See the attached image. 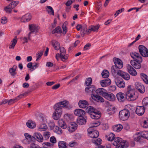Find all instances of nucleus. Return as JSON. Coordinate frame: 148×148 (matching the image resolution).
Instances as JSON below:
<instances>
[{
    "label": "nucleus",
    "instance_id": "11",
    "mask_svg": "<svg viewBox=\"0 0 148 148\" xmlns=\"http://www.w3.org/2000/svg\"><path fill=\"white\" fill-rule=\"evenodd\" d=\"M136 88L141 93H144L145 91V87L143 85L138 82H136L135 84Z\"/></svg>",
    "mask_w": 148,
    "mask_h": 148
},
{
    "label": "nucleus",
    "instance_id": "5",
    "mask_svg": "<svg viewBox=\"0 0 148 148\" xmlns=\"http://www.w3.org/2000/svg\"><path fill=\"white\" fill-rule=\"evenodd\" d=\"M18 1H15L12 2L8 6L4 8V10L7 13H11L12 12V9L15 7L18 4Z\"/></svg>",
    "mask_w": 148,
    "mask_h": 148
},
{
    "label": "nucleus",
    "instance_id": "34",
    "mask_svg": "<svg viewBox=\"0 0 148 148\" xmlns=\"http://www.w3.org/2000/svg\"><path fill=\"white\" fill-rule=\"evenodd\" d=\"M52 46L56 50H58L60 48V45L58 41L53 40L51 41Z\"/></svg>",
    "mask_w": 148,
    "mask_h": 148
},
{
    "label": "nucleus",
    "instance_id": "64",
    "mask_svg": "<svg viewBox=\"0 0 148 148\" xmlns=\"http://www.w3.org/2000/svg\"><path fill=\"white\" fill-rule=\"evenodd\" d=\"M31 148H42V147H40L39 146L35 143H32L30 145Z\"/></svg>",
    "mask_w": 148,
    "mask_h": 148
},
{
    "label": "nucleus",
    "instance_id": "25",
    "mask_svg": "<svg viewBox=\"0 0 148 148\" xmlns=\"http://www.w3.org/2000/svg\"><path fill=\"white\" fill-rule=\"evenodd\" d=\"M62 114V112L55 110L53 114V118L54 120H58L59 119Z\"/></svg>",
    "mask_w": 148,
    "mask_h": 148
},
{
    "label": "nucleus",
    "instance_id": "61",
    "mask_svg": "<svg viewBox=\"0 0 148 148\" xmlns=\"http://www.w3.org/2000/svg\"><path fill=\"white\" fill-rule=\"evenodd\" d=\"M7 22V18L5 16L2 17L1 19V23L3 24H4Z\"/></svg>",
    "mask_w": 148,
    "mask_h": 148
},
{
    "label": "nucleus",
    "instance_id": "53",
    "mask_svg": "<svg viewBox=\"0 0 148 148\" xmlns=\"http://www.w3.org/2000/svg\"><path fill=\"white\" fill-rule=\"evenodd\" d=\"M93 143L97 145H99L101 143L102 140L99 138L95 139L93 140Z\"/></svg>",
    "mask_w": 148,
    "mask_h": 148
},
{
    "label": "nucleus",
    "instance_id": "41",
    "mask_svg": "<svg viewBox=\"0 0 148 148\" xmlns=\"http://www.w3.org/2000/svg\"><path fill=\"white\" fill-rule=\"evenodd\" d=\"M99 132L97 131H94L92 134H90L89 136L90 137L96 138H97L99 136Z\"/></svg>",
    "mask_w": 148,
    "mask_h": 148
},
{
    "label": "nucleus",
    "instance_id": "49",
    "mask_svg": "<svg viewBox=\"0 0 148 148\" xmlns=\"http://www.w3.org/2000/svg\"><path fill=\"white\" fill-rule=\"evenodd\" d=\"M24 136L26 139L28 141L31 140L34 138L33 136H31L28 133H25Z\"/></svg>",
    "mask_w": 148,
    "mask_h": 148
},
{
    "label": "nucleus",
    "instance_id": "28",
    "mask_svg": "<svg viewBox=\"0 0 148 148\" xmlns=\"http://www.w3.org/2000/svg\"><path fill=\"white\" fill-rule=\"evenodd\" d=\"M118 68L116 66H112L111 68V71L112 74H116L118 75H119L120 73V71H121V70L118 69Z\"/></svg>",
    "mask_w": 148,
    "mask_h": 148
},
{
    "label": "nucleus",
    "instance_id": "9",
    "mask_svg": "<svg viewBox=\"0 0 148 148\" xmlns=\"http://www.w3.org/2000/svg\"><path fill=\"white\" fill-rule=\"evenodd\" d=\"M103 97L106 99L110 101H113L115 100V95L113 93L107 91Z\"/></svg>",
    "mask_w": 148,
    "mask_h": 148
},
{
    "label": "nucleus",
    "instance_id": "4",
    "mask_svg": "<svg viewBox=\"0 0 148 148\" xmlns=\"http://www.w3.org/2000/svg\"><path fill=\"white\" fill-rule=\"evenodd\" d=\"M130 116V112L128 110L124 109L120 111L119 112V117L123 121L127 120Z\"/></svg>",
    "mask_w": 148,
    "mask_h": 148
},
{
    "label": "nucleus",
    "instance_id": "39",
    "mask_svg": "<svg viewBox=\"0 0 148 148\" xmlns=\"http://www.w3.org/2000/svg\"><path fill=\"white\" fill-rule=\"evenodd\" d=\"M47 128V127L46 125L44 124H42L40 125L38 128L39 131H45Z\"/></svg>",
    "mask_w": 148,
    "mask_h": 148
},
{
    "label": "nucleus",
    "instance_id": "45",
    "mask_svg": "<svg viewBox=\"0 0 148 148\" xmlns=\"http://www.w3.org/2000/svg\"><path fill=\"white\" fill-rule=\"evenodd\" d=\"M87 27L86 25H84L82 26V30L81 32V36L82 37H84L85 34V32L87 29Z\"/></svg>",
    "mask_w": 148,
    "mask_h": 148
},
{
    "label": "nucleus",
    "instance_id": "38",
    "mask_svg": "<svg viewBox=\"0 0 148 148\" xmlns=\"http://www.w3.org/2000/svg\"><path fill=\"white\" fill-rule=\"evenodd\" d=\"M86 112L89 114H92V113L95 112L96 110L92 107L89 106L86 109Z\"/></svg>",
    "mask_w": 148,
    "mask_h": 148
},
{
    "label": "nucleus",
    "instance_id": "60",
    "mask_svg": "<svg viewBox=\"0 0 148 148\" xmlns=\"http://www.w3.org/2000/svg\"><path fill=\"white\" fill-rule=\"evenodd\" d=\"M60 55H65L66 54V50L64 47H62L60 48Z\"/></svg>",
    "mask_w": 148,
    "mask_h": 148
},
{
    "label": "nucleus",
    "instance_id": "42",
    "mask_svg": "<svg viewBox=\"0 0 148 148\" xmlns=\"http://www.w3.org/2000/svg\"><path fill=\"white\" fill-rule=\"evenodd\" d=\"M62 32V29L59 26L57 27L55 29H54L52 32V33L53 34H54L55 33H61Z\"/></svg>",
    "mask_w": 148,
    "mask_h": 148
},
{
    "label": "nucleus",
    "instance_id": "50",
    "mask_svg": "<svg viewBox=\"0 0 148 148\" xmlns=\"http://www.w3.org/2000/svg\"><path fill=\"white\" fill-rule=\"evenodd\" d=\"M92 83V79L91 77L87 78L86 80L85 84L87 86H89Z\"/></svg>",
    "mask_w": 148,
    "mask_h": 148
},
{
    "label": "nucleus",
    "instance_id": "19",
    "mask_svg": "<svg viewBox=\"0 0 148 148\" xmlns=\"http://www.w3.org/2000/svg\"><path fill=\"white\" fill-rule=\"evenodd\" d=\"M101 86L103 87H106L110 85L111 83V80L109 79L102 80L100 82Z\"/></svg>",
    "mask_w": 148,
    "mask_h": 148
},
{
    "label": "nucleus",
    "instance_id": "18",
    "mask_svg": "<svg viewBox=\"0 0 148 148\" xmlns=\"http://www.w3.org/2000/svg\"><path fill=\"white\" fill-rule=\"evenodd\" d=\"M145 111V108L144 106H138L136 109V112L138 115L140 116L143 115Z\"/></svg>",
    "mask_w": 148,
    "mask_h": 148
},
{
    "label": "nucleus",
    "instance_id": "23",
    "mask_svg": "<svg viewBox=\"0 0 148 148\" xmlns=\"http://www.w3.org/2000/svg\"><path fill=\"white\" fill-rule=\"evenodd\" d=\"M77 128V124L74 123H71L68 125V130L71 132L75 131Z\"/></svg>",
    "mask_w": 148,
    "mask_h": 148
},
{
    "label": "nucleus",
    "instance_id": "58",
    "mask_svg": "<svg viewBox=\"0 0 148 148\" xmlns=\"http://www.w3.org/2000/svg\"><path fill=\"white\" fill-rule=\"evenodd\" d=\"M43 136L46 139H48L50 136V133L48 132H46L44 133Z\"/></svg>",
    "mask_w": 148,
    "mask_h": 148
},
{
    "label": "nucleus",
    "instance_id": "14",
    "mask_svg": "<svg viewBox=\"0 0 148 148\" xmlns=\"http://www.w3.org/2000/svg\"><path fill=\"white\" fill-rule=\"evenodd\" d=\"M131 57L134 59L133 60H137L140 62L143 61L142 58L140 54L136 52H133L130 53Z\"/></svg>",
    "mask_w": 148,
    "mask_h": 148
},
{
    "label": "nucleus",
    "instance_id": "12",
    "mask_svg": "<svg viewBox=\"0 0 148 148\" xmlns=\"http://www.w3.org/2000/svg\"><path fill=\"white\" fill-rule=\"evenodd\" d=\"M126 67L128 72L131 75L135 76L137 75L136 70L130 65L127 64Z\"/></svg>",
    "mask_w": 148,
    "mask_h": 148
},
{
    "label": "nucleus",
    "instance_id": "13",
    "mask_svg": "<svg viewBox=\"0 0 148 148\" xmlns=\"http://www.w3.org/2000/svg\"><path fill=\"white\" fill-rule=\"evenodd\" d=\"M91 97L93 100L97 102H103L104 101V99L98 95L92 94Z\"/></svg>",
    "mask_w": 148,
    "mask_h": 148
},
{
    "label": "nucleus",
    "instance_id": "8",
    "mask_svg": "<svg viewBox=\"0 0 148 148\" xmlns=\"http://www.w3.org/2000/svg\"><path fill=\"white\" fill-rule=\"evenodd\" d=\"M114 82L116 85L120 88H123L125 87V82L120 78H116Z\"/></svg>",
    "mask_w": 148,
    "mask_h": 148
},
{
    "label": "nucleus",
    "instance_id": "10",
    "mask_svg": "<svg viewBox=\"0 0 148 148\" xmlns=\"http://www.w3.org/2000/svg\"><path fill=\"white\" fill-rule=\"evenodd\" d=\"M143 61L141 62L137 60H131L130 64L131 65L135 68L137 69H139L141 67V63Z\"/></svg>",
    "mask_w": 148,
    "mask_h": 148
},
{
    "label": "nucleus",
    "instance_id": "35",
    "mask_svg": "<svg viewBox=\"0 0 148 148\" xmlns=\"http://www.w3.org/2000/svg\"><path fill=\"white\" fill-rule=\"evenodd\" d=\"M46 10L49 15H54V11L52 7L49 6H46Z\"/></svg>",
    "mask_w": 148,
    "mask_h": 148
},
{
    "label": "nucleus",
    "instance_id": "7",
    "mask_svg": "<svg viewBox=\"0 0 148 148\" xmlns=\"http://www.w3.org/2000/svg\"><path fill=\"white\" fill-rule=\"evenodd\" d=\"M138 49L140 54L145 57H148V50L145 46L140 45L138 46Z\"/></svg>",
    "mask_w": 148,
    "mask_h": 148
},
{
    "label": "nucleus",
    "instance_id": "63",
    "mask_svg": "<svg viewBox=\"0 0 148 148\" xmlns=\"http://www.w3.org/2000/svg\"><path fill=\"white\" fill-rule=\"evenodd\" d=\"M142 137L148 139V132H143L141 135Z\"/></svg>",
    "mask_w": 148,
    "mask_h": 148
},
{
    "label": "nucleus",
    "instance_id": "54",
    "mask_svg": "<svg viewBox=\"0 0 148 148\" xmlns=\"http://www.w3.org/2000/svg\"><path fill=\"white\" fill-rule=\"evenodd\" d=\"M143 126L145 128H148V119H147L144 120L143 123Z\"/></svg>",
    "mask_w": 148,
    "mask_h": 148
},
{
    "label": "nucleus",
    "instance_id": "37",
    "mask_svg": "<svg viewBox=\"0 0 148 148\" xmlns=\"http://www.w3.org/2000/svg\"><path fill=\"white\" fill-rule=\"evenodd\" d=\"M77 122L79 125H83L86 123V120L84 118L82 117L78 119Z\"/></svg>",
    "mask_w": 148,
    "mask_h": 148
},
{
    "label": "nucleus",
    "instance_id": "27",
    "mask_svg": "<svg viewBox=\"0 0 148 148\" xmlns=\"http://www.w3.org/2000/svg\"><path fill=\"white\" fill-rule=\"evenodd\" d=\"M119 72L120 74L119 76H121L125 80H128L130 79V76L127 73L124 72L122 71H120Z\"/></svg>",
    "mask_w": 148,
    "mask_h": 148
},
{
    "label": "nucleus",
    "instance_id": "44",
    "mask_svg": "<svg viewBox=\"0 0 148 148\" xmlns=\"http://www.w3.org/2000/svg\"><path fill=\"white\" fill-rule=\"evenodd\" d=\"M58 146L59 148H66V143L63 141H60L59 142Z\"/></svg>",
    "mask_w": 148,
    "mask_h": 148
},
{
    "label": "nucleus",
    "instance_id": "16",
    "mask_svg": "<svg viewBox=\"0 0 148 148\" xmlns=\"http://www.w3.org/2000/svg\"><path fill=\"white\" fill-rule=\"evenodd\" d=\"M32 16L29 13H27L23 16L21 18V22L25 23L29 21L31 19Z\"/></svg>",
    "mask_w": 148,
    "mask_h": 148
},
{
    "label": "nucleus",
    "instance_id": "48",
    "mask_svg": "<svg viewBox=\"0 0 148 148\" xmlns=\"http://www.w3.org/2000/svg\"><path fill=\"white\" fill-rule=\"evenodd\" d=\"M54 130L55 132L58 134H61L62 133L61 129L57 126L55 127Z\"/></svg>",
    "mask_w": 148,
    "mask_h": 148
},
{
    "label": "nucleus",
    "instance_id": "52",
    "mask_svg": "<svg viewBox=\"0 0 148 148\" xmlns=\"http://www.w3.org/2000/svg\"><path fill=\"white\" fill-rule=\"evenodd\" d=\"M43 53V51H40L37 53L36 55L37 56V58L36 59V61H38L40 58L42 56Z\"/></svg>",
    "mask_w": 148,
    "mask_h": 148
},
{
    "label": "nucleus",
    "instance_id": "33",
    "mask_svg": "<svg viewBox=\"0 0 148 148\" xmlns=\"http://www.w3.org/2000/svg\"><path fill=\"white\" fill-rule=\"evenodd\" d=\"M116 97L119 101L120 102L123 101L125 100L124 94L121 92L117 94Z\"/></svg>",
    "mask_w": 148,
    "mask_h": 148
},
{
    "label": "nucleus",
    "instance_id": "46",
    "mask_svg": "<svg viewBox=\"0 0 148 148\" xmlns=\"http://www.w3.org/2000/svg\"><path fill=\"white\" fill-rule=\"evenodd\" d=\"M99 24H98L95 26H91L90 27V29L92 31L97 32L99 28Z\"/></svg>",
    "mask_w": 148,
    "mask_h": 148
},
{
    "label": "nucleus",
    "instance_id": "51",
    "mask_svg": "<svg viewBox=\"0 0 148 148\" xmlns=\"http://www.w3.org/2000/svg\"><path fill=\"white\" fill-rule=\"evenodd\" d=\"M100 124V122L98 121L93 122L90 124V125H91V126H92L94 127H97V126H99Z\"/></svg>",
    "mask_w": 148,
    "mask_h": 148
},
{
    "label": "nucleus",
    "instance_id": "15",
    "mask_svg": "<svg viewBox=\"0 0 148 148\" xmlns=\"http://www.w3.org/2000/svg\"><path fill=\"white\" fill-rule=\"evenodd\" d=\"M96 88L93 85L88 86L85 89V92L88 95H91L93 94V92L95 91Z\"/></svg>",
    "mask_w": 148,
    "mask_h": 148
},
{
    "label": "nucleus",
    "instance_id": "6",
    "mask_svg": "<svg viewBox=\"0 0 148 148\" xmlns=\"http://www.w3.org/2000/svg\"><path fill=\"white\" fill-rule=\"evenodd\" d=\"M29 28L30 32L28 34V38L30 39V36L31 34L34 32H36V33L38 32V31L40 29V27L34 24H29Z\"/></svg>",
    "mask_w": 148,
    "mask_h": 148
},
{
    "label": "nucleus",
    "instance_id": "43",
    "mask_svg": "<svg viewBox=\"0 0 148 148\" xmlns=\"http://www.w3.org/2000/svg\"><path fill=\"white\" fill-rule=\"evenodd\" d=\"M106 136L108 138L107 140L109 141H112L115 138V135L112 133H111Z\"/></svg>",
    "mask_w": 148,
    "mask_h": 148
},
{
    "label": "nucleus",
    "instance_id": "2",
    "mask_svg": "<svg viewBox=\"0 0 148 148\" xmlns=\"http://www.w3.org/2000/svg\"><path fill=\"white\" fill-rule=\"evenodd\" d=\"M69 104V102L66 100L59 102L56 103L53 106L55 110L62 112V109L66 107Z\"/></svg>",
    "mask_w": 148,
    "mask_h": 148
},
{
    "label": "nucleus",
    "instance_id": "32",
    "mask_svg": "<svg viewBox=\"0 0 148 148\" xmlns=\"http://www.w3.org/2000/svg\"><path fill=\"white\" fill-rule=\"evenodd\" d=\"M90 116L92 119H98L100 117L101 115L99 112L96 111L95 112L90 114Z\"/></svg>",
    "mask_w": 148,
    "mask_h": 148
},
{
    "label": "nucleus",
    "instance_id": "21",
    "mask_svg": "<svg viewBox=\"0 0 148 148\" xmlns=\"http://www.w3.org/2000/svg\"><path fill=\"white\" fill-rule=\"evenodd\" d=\"M79 106L81 108H85L88 106V102L85 100H80L78 102Z\"/></svg>",
    "mask_w": 148,
    "mask_h": 148
},
{
    "label": "nucleus",
    "instance_id": "26",
    "mask_svg": "<svg viewBox=\"0 0 148 148\" xmlns=\"http://www.w3.org/2000/svg\"><path fill=\"white\" fill-rule=\"evenodd\" d=\"M17 41V37L16 36H15L13 40L11 41L10 44L9 45V48L10 49H14Z\"/></svg>",
    "mask_w": 148,
    "mask_h": 148
},
{
    "label": "nucleus",
    "instance_id": "29",
    "mask_svg": "<svg viewBox=\"0 0 148 148\" xmlns=\"http://www.w3.org/2000/svg\"><path fill=\"white\" fill-rule=\"evenodd\" d=\"M34 138L39 142H42L43 141V139L42 136L40 133H35L34 134Z\"/></svg>",
    "mask_w": 148,
    "mask_h": 148
},
{
    "label": "nucleus",
    "instance_id": "24",
    "mask_svg": "<svg viewBox=\"0 0 148 148\" xmlns=\"http://www.w3.org/2000/svg\"><path fill=\"white\" fill-rule=\"evenodd\" d=\"M95 90L97 94L102 95L103 97H104L107 91L105 89L102 88H99L96 90Z\"/></svg>",
    "mask_w": 148,
    "mask_h": 148
},
{
    "label": "nucleus",
    "instance_id": "36",
    "mask_svg": "<svg viewBox=\"0 0 148 148\" xmlns=\"http://www.w3.org/2000/svg\"><path fill=\"white\" fill-rule=\"evenodd\" d=\"M123 128V126L121 124L116 125L113 127V130L117 132L120 131Z\"/></svg>",
    "mask_w": 148,
    "mask_h": 148
},
{
    "label": "nucleus",
    "instance_id": "57",
    "mask_svg": "<svg viewBox=\"0 0 148 148\" xmlns=\"http://www.w3.org/2000/svg\"><path fill=\"white\" fill-rule=\"evenodd\" d=\"M143 104L145 106L148 105V97L144 98L142 101Z\"/></svg>",
    "mask_w": 148,
    "mask_h": 148
},
{
    "label": "nucleus",
    "instance_id": "30",
    "mask_svg": "<svg viewBox=\"0 0 148 148\" xmlns=\"http://www.w3.org/2000/svg\"><path fill=\"white\" fill-rule=\"evenodd\" d=\"M58 124L60 127L63 129H66L68 126L67 124L62 119L59 120Z\"/></svg>",
    "mask_w": 148,
    "mask_h": 148
},
{
    "label": "nucleus",
    "instance_id": "31",
    "mask_svg": "<svg viewBox=\"0 0 148 148\" xmlns=\"http://www.w3.org/2000/svg\"><path fill=\"white\" fill-rule=\"evenodd\" d=\"M26 124L28 127L31 129L34 128L36 126V123L31 120L28 121L26 123Z\"/></svg>",
    "mask_w": 148,
    "mask_h": 148
},
{
    "label": "nucleus",
    "instance_id": "1",
    "mask_svg": "<svg viewBox=\"0 0 148 148\" xmlns=\"http://www.w3.org/2000/svg\"><path fill=\"white\" fill-rule=\"evenodd\" d=\"M131 87V85L128 86L127 90L126 93V98L129 101H133L138 98V95L137 92L132 89Z\"/></svg>",
    "mask_w": 148,
    "mask_h": 148
},
{
    "label": "nucleus",
    "instance_id": "20",
    "mask_svg": "<svg viewBox=\"0 0 148 148\" xmlns=\"http://www.w3.org/2000/svg\"><path fill=\"white\" fill-rule=\"evenodd\" d=\"M74 113L75 115L81 117L84 115L85 112L82 109H77L75 110Z\"/></svg>",
    "mask_w": 148,
    "mask_h": 148
},
{
    "label": "nucleus",
    "instance_id": "59",
    "mask_svg": "<svg viewBox=\"0 0 148 148\" xmlns=\"http://www.w3.org/2000/svg\"><path fill=\"white\" fill-rule=\"evenodd\" d=\"M124 8H121L120 9L117 10L115 13L114 14L115 17H116L118 15L122 12L124 11Z\"/></svg>",
    "mask_w": 148,
    "mask_h": 148
},
{
    "label": "nucleus",
    "instance_id": "40",
    "mask_svg": "<svg viewBox=\"0 0 148 148\" xmlns=\"http://www.w3.org/2000/svg\"><path fill=\"white\" fill-rule=\"evenodd\" d=\"M141 77L143 80L146 84H148V77L144 73L140 74Z\"/></svg>",
    "mask_w": 148,
    "mask_h": 148
},
{
    "label": "nucleus",
    "instance_id": "3",
    "mask_svg": "<svg viewBox=\"0 0 148 148\" xmlns=\"http://www.w3.org/2000/svg\"><path fill=\"white\" fill-rule=\"evenodd\" d=\"M114 140V142L113 143V145L116 146L119 145L118 148H124L125 147L127 146V142L125 140L122 141V139L119 137L115 138Z\"/></svg>",
    "mask_w": 148,
    "mask_h": 148
},
{
    "label": "nucleus",
    "instance_id": "55",
    "mask_svg": "<svg viewBox=\"0 0 148 148\" xmlns=\"http://www.w3.org/2000/svg\"><path fill=\"white\" fill-rule=\"evenodd\" d=\"M67 24V22H65L62 26L63 32L62 33L65 34L66 32L67 28L66 26V25Z\"/></svg>",
    "mask_w": 148,
    "mask_h": 148
},
{
    "label": "nucleus",
    "instance_id": "22",
    "mask_svg": "<svg viewBox=\"0 0 148 148\" xmlns=\"http://www.w3.org/2000/svg\"><path fill=\"white\" fill-rule=\"evenodd\" d=\"M17 68V67L16 65H14L12 67L10 68L9 69L10 74L13 77H15L17 74L16 72Z\"/></svg>",
    "mask_w": 148,
    "mask_h": 148
},
{
    "label": "nucleus",
    "instance_id": "17",
    "mask_svg": "<svg viewBox=\"0 0 148 148\" xmlns=\"http://www.w3.org/2000/svg\"><path fill=\"white\" fill-rule=\"evenodd\" d=\"M113 61L115 64V66L118 69H121L123 66V64L122 61L119 59L117 58H114Z\"/></svg>",
    "mask_w": 148,
    "mask_h": 148
},
{
    "label": "nucleus",
    "instance_id": "56",
    "mask_svg": "<svg viewBox=\"0 0 148 148\" xmlns=\"http://www.w3.org/2000/svg\"><path fill=\"white\" fill-rule=\"evenodd\" d=\"M70 114H66L64 115V117L65 119L68 122H70L71 120V116Z\"/></svg>",
    "mask_w": 148,
    "mask_h": 148
},
{
    "label": "nucleus",
    "instance_id": "62",
    "mask_svg": "<svg viewBox=\"0 0 148 148\" xmlns=\"http://www.w3.org/2000/svg\"><path fill=\"white\" fill-rule=\"evenodd\" d=\"M17 101L16 100V99L15 98L13 99H11L7 100L8 103V105H11L14 103L15 102Z\"/></svg>",
    "mask_w": 148,
    "mask_h": 148
},
{
    "label": "nucleus",
    "instance_id": "47",
    "mask_svg": "<svg viewBox=\"0 0 148 148\" xmlns=\"http://www.w3.org/2000/svg\"><path fill=\"white\" fill-rule=\"evenodd\" d=\"M109 75V72L107 70H103L101 73V75L103 78L108 77Z\"/></svg>",
    "mask_w": 148,
    "mask_h": 148
}]
</instances>
